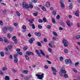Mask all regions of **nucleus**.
<instances>
[{"label": "nucleus", "mask_w": 80, "mask_h": 80, "mask_svg": "<svg viewBox=\"0 0 80 80\" xmlns=\"http://www.w3.org/2000/svg\"><path fill=\"white\" fill-rule=\"evenodd\" d=\"M62 43H63L64 46L66 47H68V42L66 39H63V40Z\"/></svg>", "instance_id": "f257e3e1"}, {"label": "nucleus", "mask_w": 80, "mask_h": 80, "mask_svg": "<svg viewBox=\"0 0 80 80\" xmlns=\"http://www.w3.org/2000/svg\"><path fill=\"white\" fill-rule=\"evenodd\" d=\"M65 62L67 64V65H68V63H69L70 65H71V64H72V61L70 59H65Z\"/></svg>", "instance_id": "f03ea898"}, {"label": "nucleus", "mask_w": 80, "mask_h": 80, "mask_svg": "<svg viewBox=\"0 0 80 80\" xmlns=\"http://www.w3.org/2000/svg\"><path fill=\"white\" fill-rule=\"evenodd\" d=\"M44 75V74L42 73L41 75H39V74H36V76H37V77H38V78L39 79V80H42V78H43V75Z\"/></svg>", "instance_id": "7ed1b4c3"}, {"label": "nucleus", "mask_w": 80, "mask_h": 80, "mask_svg": "<svg viewBox=\"0 0 80 80\" xmlns=\"http://www.w3.org/2000/svg\"><path fill=\"white\" fill-rule=\"evenodd\" d=\"M22 6L23 8H26L27 9H28V8H29V7H28V5L26 4V3H25V2H23Z\"/></svg>", "instance_id": "20e7f679"}, {"label": "nucleus", "mask_w": 80, "mask_h": 80, "mask_svg": "<svg viewBox=\"0 0 80 80\" xmlns=\"http://www.w3.org/2000/svg\"><path fill=\"white\" fill-rule=\"evenodd\" d=\"M26 55H28V56H30L31 55H33L34 54L33 52H30L29 51H27L26 52Z\"/></svg>", "instance_id": "39448f33"}, {"label": "nucleus", "mask_w": 80, "mask_h": 80, "mask_svg": "<svg viewBox=\"0 0 80 80\" xmlns=\"http://www.w3.org/2000/svg\"><path fill=\"white\" fill-rule=\"evenodd\" d=\"M8 30V27H4L2 29V32L3 33H6V32Z\"/></svg>", "instance_id": "423d86ee"}, {"label": "nucleus", "mask_w": 80, "mask_h": 80, "mask_svg": "<svg viewBox=\"0 0 80 80\" xmlns=\"http://www.w3.org/2000/svg\"><path fill=\"white\" fill-rule=\"evenodd\" d=\"M33 41H35V38H31V39H29V40L28 41V42L29 43H30L31 44H32V43H33Z\"/></svg>", "instance_id": "0eeeda50"}, {"label": "nucleus", "mask_w": 80, "mask_h": 80, "mask_svg": "<svg viewBox=\"0 0 80 80\" xmlns=\"http://www.w3.org/2000/svg\"><path fill=\"white\" fill-rule=\"evenodd\" d=\"M45 6L46 7H48V8L49 7H50V2H46Z\"/></svg>", "instance_id": "6e6552de"}, {"label": "nucleus", "mask_w": 80, "mask_h": 80, "mask_svg": "<svg viewBox=\"0 0 80 80\" xmlns=\"http://www.w3.org/2000/svg\"><path fill=\"white\" fill-rule=\"evenodd\" d=\"M61 72L62 73H66V71L65 70V69H63V68H62L61 69Z\"/></svg>", "instance_id": "1a4fd4ad"}, {"label": "nucleus", "mask_w": 80, "mask_h": 80, "mask_svg": "<svg viewBox=\"0 0 80 80\" xmlns=\"http://www.w3.org/2000/svg\"><path fill=\"white\" fill-rule=\"evenodd\" d=\"M51 69L53 72H57V71L55 68L53 67H51Z\"/></svg>", "instance_id": "9d476101"}, {"label": "nucleus", "mask_w": 80, "mask_h": 80, "mask_svg": "<svg viewBox=\"0 0 80 80\" xmlns=\"http://www.w3.org/2000/svg\"><path fill=\"white\" fill-rule=\"evenodd\" d=\"M35 52L38 55L39 57H41V54H40V53L38 52V50L36 49L35 51Z\"/></svg>", "instance_id": "9b49d317"}, {"label": "nucleus", "mask_w": 80, "mask_h": 80, "mask_svg": "<svg viewBox=\"0 0 80 80\" xmlns=\"http://www.w3.org/2000/svg\"><path fill=\"white\" fill-rule=\"evenodd\" d=\"M75 15L77 17H78L79 16V10H78L76 11L75 13Z\"/></svg>", "instance_id": "f8f14e48"}, {"label": "nucleus", "mask_w": 80, "mask_h": 80, "mask_svg": "<svg viewBox=\"0 0 80 80\" xmlns=\"http://www.w3.org/2000/svg\"><path fill=\"white\" fill-rule=\"evenodd\" d=\"M60 3H61V8H65V6L64 5V4L63 3V2H60Z\"/></svg>", "instance_id": "ddd939ff"}, {"label": "nucleus", "mask_w": 80, "mask_h": 80, "mask_svg": "<svg viewBox=\"0 0 80 80\" xmlns=\"http://www.w3.org/2000/svg\"><path fill=\"white\" fill-rule=\"evenodd\" d=\"M40 53L42 55H43V56H45V53L43 52V51L42 50H40Z\"/></svg>", "instance_id": "4468645a"}, {"label": "nucleus", "mask_w": 80, "mask_h": 80, "mask_svg": "<svg viewBox=\"0 0 80 80\" xmlns=\"http://www.w3.org/2000/svg\"><path fill=\"white\" fill-rule=\"evenodd\" d=\"M35 35H36L37 36H38V37H40V36L41 35V34L39 32H35Z\"/></svg>", "instance_id": "2eb2a0df"}, {"label": "nucleus", "mask_w": 80, "mask_h": 80, "mask_svg": "<svg viewBox=\"0 0 80 80\" xmlns=\"http://www.w3.org/2000/svg\"><path fill=\"white\" fill-rule=\"evenodd\" d=\"M60 23L62 27H65V23H64V22H63L62 21H61Z\"/></svg>", "instance_id": "dca6fc26"}, {"label": "nucleus", "mask_w": 80, "mask_h": 80, "mask_svg": "<svg viewBox=\"0 0 80 80\" xmlns=\"http://www.w3.org/2000/svg\"><path fill=\"white\" fill-rule=\"evenodd\" d=\"M37 45L38 47H42V44L41 43L39 42H37Z\"/></svg>", "instance_id": "f3484780"}, {"label": "nucleus", "mask_w": 80, "mask_h": 80, "mask_svg": "<svg viewBox=\"0 0 80 80\" xmlns=\"http://www.w3.org/2000/svg\"><path fill=\"white\" fill-rule=\"evenodd\" d=\"M8 30L9 32L12 31L13 30V29L11 27H8Z\"/></svg>", "instance_id": "a211bd4d"}, {"label": "nucleus", "mask_w": 80, "mask_h": 80, "mask_svg": "<svg viewBox=\"0 0 80 80\" xmlns=\"http://www.w3.org/2000/svg\"><path fill=\"white\" fill-rule=\"evenodd\" d=\"M14 62L15 63H17L18 62V59L17 58H14Z\"/></svg>", "instance_id": "6ab92c4d"}, {"label": "nucleus", "mask_w": 80, "mask_h": 80, "mask_svg": "<svg viewBox=\"0 0 80 80\" xmlns=\"http://www.w3.org/2000/svg\"><path fill=\"white\" fill-rule=\"evenodd\" d=\"M25 57L26 58V60H29V57H28V56L27 55H25Z\"/></svg>", "instance_id": "aec40b11"}, {"label": "nucleus", "mask_w": 80, "mask_h": 80, "mask_svg": "<svg viewBox=\"0 0 80 80\" xmlns=\"http://www.w3.org/2000/svg\"><path fill=\"white\" fill-rule=\"evenodd\" d=\"M5 80H10V78H9V76H6L5 77Z\"/></svg>", "instance_id": "412c9836"}, {"label": "nucleus", "mask_w": 80, "mask_h": 80, "mask_svg": "<svg viewBox=\"0 0 80 80\" xmlns=\"http://www.w3.org/2000/svg\"><path fill=\"white\" fill-rule=\"evenodd\" d=\"M2 70L3 71H5V70H7V68L6 67H4L2 68Z\"/></svg>", "instance_id": "4be33fe9"}, {"label": "nucleus", "mask_w": 80, "mask_h": 80, "mask_svg": "<svg viewBox=\"0 0 80 80\" xmlns=\"http://www.w3.org/2000/svg\"><path fill=\"white\" fill-rule=\"evenodd\" d=\"M12 40L13 41H16L17 40V37L15 36L12 37Z\"/></svg>", "instance_id": "5701e85b"}, {"label": "nucleus", "mask_w": 80, "mask_h": 80, "mask_svg": "<svg viewBox=\"0 0 80 80\" xmlns=\"http://www.w3.org/2000/svg\"><path fill=\"white\" fill-rule=\"evenodd\" d=\"M52 33H53V35H54V36H58V34H57V33L56 32H53Z\"/></svg>", "instance_id": "b1692460"}, {"label": "nucleus", "mask_w": 80, "mask_h": 80, "mask_svg": "<svg viewBox=\"0 0 80 80\" xmlns=\"http://www.w3.org/2000/svg\"><path fill=\"white\" fill-rule=\"evenodd\" d=\"M4 41L5 43H8V39H7V38H5Z\"/></svg>", "instance_id": "393cba45"}, {"label": "nucleus", "mask_w": 80, "mask_h": 80, "mask_svg": "<svg viewBox=\"0 0 80 80\" xmlns=\"http://www.w3.org/2000/svg\"><path fill=\"white\" fill-rule=\"evenodd\" d=\"M73 7V4L72 3L70 4L69 6V7L70 9H72V7Z\"/></svg>", "instance_id": "a878e982"}, {"label": "nucleus", "mask_w": 80, "mask_h": 80, "mask_svg": "<svg viewBox=\"0 0 80 80\" xmlns=\"http://www.w3.org/2000/svg\"><path fill=\"white\" fill-rule=\"evenodd\" d=\"M7 36L8 38H11V35L10 34H7Z\"/></svg>", "instance_id": "bb28decb"}, {"label": "nucleus", "mask_w": 80, "mask_h": 80, "mask_svg": "<svg viewBox=\"0 0 80 80\" xmlns=\"http://www.w3.org/2000/svg\"><path fill=\"white\" fill-rule=\"evenodd\" d=\"M12 48V46H9L8 47V50H11Z\"/></svg>", "instance_id": "cd10ccee"}, {"label": "nucleus", "mask_w": 80, "mask_h": 80, "mask_svg": "<svg viewBox=\"0 0 80 80\" xmlns=\"http://www.w3.org/2000/svg\"><path fill=\"white\" fill-rule=\"evenodd\" d=\"M16 13L17 16H18V17H20V14L19 13V12L17 11L16 12Z\"/></svg>", "instance_id": "c85d7f7f"}, {"label": "nucleus", "mask_w": 80, "mask_h": 80, "mask_svg": "<svg viewBox=\"0 0 80 80\" xmlns=\"http://www.w3.org/2000/svg\"><path fill=\"white\" fill-rule=\"evenodd\" d=\"M0 55L2 57H4V53H3V52H0Z\"/></svg>", "instance_id": "c756f323"}, {"label": "nucleus", "mask_w": 80, "mask_h": 80, "mask_svg": "<svg viewBox=\"0 0 80 80\" xmlns=\"http://www.w3.org/2000/svg\"><path fill=\"white\" fill-rule=\"evenodd\" d=\"M67 25L68 27H70V22L68 21L67 22Z\"/></svg>", "instance_id": "7c9ffc66"}, {"label": "nucleus", "mask_w": 80, "mask_h": 80, "mask_svg": "<svg viewBox=\"0 0 80 80\" xmlns=\"http://www.w3.org/2000/svg\"><path fill=\"white\" fill-rule=\"evenodd\" d=\"M17 54H18V55H23V53L21 52H17Z\"/></svg>", "instance_id": "2f4dec72"}, {"label": "nucleus", "mask_w": 80, "mask_h": 80, "mask_svg": "<svg viewBox=\"0 0 80 80\" xmlns=\"http://www.w3.org/2000/svg\"><path fill=\"white\" fill-rule=\"evenodd\" d=\"M52 22L53 23H56V22H55V19L54 18H52Z\"/></svg>", "instance_id": "473e14b6"}, {"label": "nucleus", "mask_w": 80, "mask_h": 80, "mask_svg": "<svg viewBox=\"0 0 80 80\" xmlns=\"http://www.w3.org/2000/svg\"><path fill=\"white\" fill-rule=\"evenodd\" d=\"M41 8V9H42V10H43V11H45V10H46V9L43 6H42Z\"/></svg>", "instance_id": "72a5a7b5"}, {"label": "nucleus", "mask_w": 80, "mask_h": 80, "mask_svg": "<svg viewBox=\"0 0 80 80\" xmlns=\"http://www.w3.org/2000/svg\"><path fill=\"white\" fill-rule=\"evenodd\" d=\"M64 52L66 53H68V51L67 49H65L64 50Z\"/></svg>", "instance_id": "f704fd0d"}, {"label": "nucleus", "mask_w": 80, "mask_h": 80, "mask_svg": "<svg viewBox=\"0 0 80 80\" xmlns=\"http://www.w3.org/2000/svg\"><path fill=\"white\" fill-rule=\"evenodd\" d=\"M31 27H32V29H35V24H32Z\"/></svg>", "instance_id": "c9c22d12"}, {"label": "nucleus", "mask_w": 80, "mask_h": 80, "mask_svg": "<svg viewBox=\"0 0 80 80\" xmlns=\"http://www.w3.org/2000/svg\"><path fill=\"white\" fill-rule=\"evenodd\" d=\"M0 25H1V26H2V25H3V21L2 20L0 21Z\"/></svg>", "instance_id": "e433bc0d"}, {"label": "nucleus", "mask_w": 80, "mask_h": 80, "mask_svg": "<svg viewBox=\"0 0 80 80\" xmlns=\"http://www.w3.org/2000/svg\"><path fill=\"white\" fill-rule=\"evenodd\" d=\"M63 77L65 78H68V75H67V74H64V75Z\"/></svg>", "instance_id": "4c0bfd02"}, {"label": "nucleus", "mask_w": 80, "mask_h": 80, "mask_svg": "<svg viewBox=\"0 0 80 80\" xmlns=\"http://www.w3.org/2000/svg\"><path fill=\"white\" fill-rule=\"evenodd\" d=\"M59 73L61 77H63V74L62 73V72H59Z\"/></svg>", "instance_id": "58836bf2"}, {"label": "nucleus", "mask_w": 80, "mask_h": 80, "mask_svg": "<svg viewBox=\"0 0 80 80\" xmlns=\"http://www.w3.org/2000/svg\"><path fill=\"white\" fill-rule=\"evenodd\" d=\"M23 49L24 50H27V46H25L24 47Z\"/></svg>", "instance_id": "ea45409f"}, {"label": "nucleus", "mask_w": 80, "mask_h": 80, "mask_svg": "<svg viewBox=\"0 0 80 80\" xmlns=\"http://www.w3.org/2000/svg\"><path fill=\"white\" fill-rule=\"evenodd\" d=\"M23 73L24 74H27L28 73V71L27 70H24L23 71Z\"/></svg>", "instance_id": "a19ab883"}, {"label": "nucleus", "mask_w": 80, "mask_h": 80, "mask_svg": "<svg viewBox=\"0 0 80 80\" xmlns=\"http://www.w3.org/2000/svg\"><path fill=\"white\" fill-rule=\"evenodd\" d=\"M38 27L39 29H42V25H39L38 26Z\"/></svg>", "instance_id": "79ce46f5"}, {"label": "nucleus", "mask_w": 80, "mask_h": 80, "mask_svg": "<svg viewBox=\"0 0 80 80\" xmlns=\"http://www.w3.org/2000/svg\"><path fill=\"white\" fill-rule=\"evenodd\" d=\"M72 69L73 71H74L75 73H77V70H76V69H75V68H73Z\"/></svg>", "instance_id": "37998d69"}, {"label": "nucleus", "mask_w": 80, "mask_h": 80, "mask_svg": "<svg viewBox=\"0 0 80 80\" xmlns=\"http://www.w3.org/2000/svg\"><path fill=\"white\" fill-rule=\"evenodd\" d=\"M38 21L39 23H42L43 22V20L42 19H38Z\"/></svg>", "instance_id": "c03bdc74"}, {"label": "nucleus", "mask_w": 80, "mask_h": 80, "mask_svg": "<svg viewBox=\"0 0 80 80\" xmlns=\"http://www.w3.org/2000/svg\"><path fill=\"white\" fill-rule=\"evenodd\" d=\"M32 1L33 3H37V0H32Z\"/></svg>", "instance_id": "a18cd8bd"}, {"label": "nucleus", "mask_w": 80, "mask_h": 80, "mask_svg": "<svg viewBox=\"0 0 80 80\" xmlns=\"http://www.w3.org/2000/svg\"><path fill=\"white\" fill-rule=\"evenodd\" d=\"M13 25L15 27H17V25H18V23L17 22L14 23Z\"/></svg>", "instance_id": "49530a36"}, {"label": "nucleus", "mask_w": 80, "mask_h": 80, "mask_svg": "<svg viewBox=\"0 0 80 80\" xmlns=\"http://www.w3.org/2000/svg\"><path fill=\"white\" fill-rule=\"evenodd\" d=\"M80 37V35H78L75 38H76V39H78Z\"/></svg>", "instance_id": "de8ad7c7"}, {"label": "nucleus", "mask_w": 80, "mask_h": 80, "mask_svg": "<svg viewBox=\"0 0 80 80\" xmlns=\"http://www.w3.org/2000/svg\"><path fill=\"white\" fill-rule=\"evenodd\" d=\"M28 21L30 23H33V20L31 19L28 20Z\"/></svg>", "instance_id": "09e8293b"}, {"label": "nucleus", "mask_w": 80, "mask_h": 80, "mask_svg": "<svg viewBox=\"0 0 80 80\" xmlns=\"http://www.w3.org/2000/svg\"><path fill=\"white\" fill-rule=\"evenodd\" d=\"M43 20L44 22H47V20H46V18H43Z\"/></svg>", "instance_id": "8fccbe9b"}, {"label": "nucleus", "mask_w": 80, "mask_h": 80, "mask_svg": "<svg viewBox=\"0 0 80 80\" xmlns=\"http://www.w3.org/2000/svg\"><path fill=\"white\" fill-rule=\"evenodd\" d=\"M52 14L54 15H56V11H54L52 12Z\"/></svg>", "instance_id": "3c124183"}, {"label": "nucleus", "mask_w": 80, "mask_h": 80, "mask_svg": "<svg viewBox=\"0 0 80 80\" xmlns=\"http://www.w3.org/2000/svg\"><path fill=\"white\" fill-rule=\"evenodd\" d=\"M56 39H57V38H56V37H54L52 38V40L55 41V40H56Z\"/></svg>", "instance_id": "603ef678"}, {"label": "nucleus", "mask_w": 80, "mask_h": 80, "mask_svg": "<svg viewBox=\"0 0 80 80\" xmlns=\"http://www.w3.org/2000/svg\"><path fill=\"white\" fill-rule=\"evenodd\" d=\"M17 56H18L17 54H15L14 56V58H17Z\"/></svg>", "instance_id": "864d4df0"}, {"label": "nucleus", "mask_w": 80, "mask_h": 80, "mask_svg": "<svg viewBox=\"0 0 80 80\" xmlns=\"http://www.w3.org/2000/svg\"><path fill=\"white\" fill-rule=\"evenodd\" d=\"M44 67L45 68H46V69H48V66H47V65H44Z\"/></svg>", "instance_id": "5fc2aeb1"}, {"label": "nucleus", "mask_w": 80, "mask_h": 80, "mask_svg": "<svg viewBox=\"0 0 80 80\" xmlns=\"http://www.w3.org/2000/svg\"><path fill=\"white\" fill-rule=\"evenodd\" d=\"M6 12H7V10H4L3 11V13L4 14H6Z\"/></svg>", "instance_id": "6e6d98bb"}, {"label": "nucleus", "mask_w": 80, "mask_h": 80, "mask_svg": "<svg viewBox=\"0 0 80 80\" xmlns=\"http://www.w3.org/2000/svg\"><path fill=\"white\" fill-rule=\"evenodd\" d=\"M44 42H47V38H44L43 40Z\"/></svg>", "instance_id": "4d7b16f0"}, {"label": "nucleus", "mask_w": 80, "mask_h": 80, "mask_svg": "<svg viewBox=\"0 0 80 80\" xmlns=\"http://www.w3.org/2000/svg\"><path fill=\"white\" fill-rule=\"evenodd\" d=\"M33 15L34 16H35V17H37V13H35L33 14Z\"/></svg>", "instance_id": "13d9d810"}, {"label": "nucleus", "mask_w": 80, "mask_h": 80, "mask_svg": "<svg viewBox=\"0 0 80 80\" xmlns=\"http://www.w3.org/2000/svg\"><path fill=\"white\" fill-rule=\"evenodd\" d=\"M26 28V26H22V28L24 29V30H25V29Z\"/></svg>", "instance_id": "bf43d9fd"}, {"label": "nucleus", "mask_w": 80, "mask_h": 80, "mask_svg": "<svg viewBox=\"0 0 80 80\" xmlns=\"http://www.w3.org/2000/svg\"><path fill=\"white\" fill-rule=\"evenodd\" d=\"M78 64H79V62H77L75 63V66H77Z\"/></svg>", "instance_id": "052dcab7"}, {"label": "nucleus", "mask_w": 80, "mask_h": 80, "mask_svg": "<svg viewBox=\"0 0 80 80\" xmlns=\"http://www.w3.org/2000/svg\"><path fill=\"white\" fill-rule=\"evenodd\" d=\"M47 28H48V29H50L51 28V26L50 25H48L47 26Z\"/></svg>", "instance_id": "680f3d73"}, {"label": "nucleus", "mask_w": 80, "mask_h": 80, "mask_svg": "<svg viewBox=\"0 0 80 80\" xmlns=\"http://www.w3.org/2000/svg\"><path fill=\"white\" fill-rule=\"evenodd\" d=\"M60 15H58L57 17H56V18L57 19H59L60 18Z\"/></svg>", "instance_id": "e2e57ef3"}, {"label": "nucleus", "mask_w": 80, "mask_h": 80, "mask_svg": "<svg viewBox=\"0 0 80 80\" xmlns=\"http://www.w3.org/2000/svg\"><path fill=\"white\" fill-rule=\"evenodd\" d=\"M48 51L50 52V53H51L52 52V50L51 49V48H49L48 49Z\"/></svg>", "instance_id": "0e129e2a"}, {"label": "nucleus", "mask_w": 80, "mask_h": 80, "mask_svg": "<svg viewBox=\"0 0 80 80\" xmlns=\"http://www.w3.org/2000/svg\"><path fill=\"white\" fill-rule=\"evenodd\" d=\"M33 5H30L29 6V8H33Z\"/></svg>", "instance_id": "69168bd1"}, {"label": "nucleus", "mask_w": 80, "mask_h": 80, "mask_svg": "<svg viewBox=\"0 0 80 80\" xmlns=\"http://www.w3.org/2000/svg\"><path fill=\"white\" fill-rule=\"evenodd\" d=\"M24 80H29V79L27 76L26 77L24 78Z\"/></svg>", "instance_id": "338daca9"}, {"label": "nucleus", "mask_w": 80, "mask_h": 80, "mask_svg": "<svg viewBox=\"0 0 80 80\" xmlns=\"http://www.w3.org/2000/svg\"><path fill=\"white\" fill-rule=\"evenodd\" d=\"M17 52H20V49L19 48L17 49L16 50Z\"/></svg>", "instance_id": "774afa93"}]
</instances>
